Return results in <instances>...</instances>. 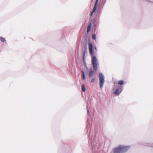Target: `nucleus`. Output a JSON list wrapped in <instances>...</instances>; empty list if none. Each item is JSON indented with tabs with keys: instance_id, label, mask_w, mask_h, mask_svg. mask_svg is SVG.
Wrapping results in <instances>:
<instances>
[{
	"instance_id": "obj_1",
	"label": "nucleus",
	"mask_w": 153,
	"mask_h": 153,
	"mask_svg": "<svg viewBox=\"0 0 153 153\" xmlns=\"http://www.w3.org/2000/svg\"><path fill=\"white\" fill-rule=\"evenodd\" d=\"M129 147L128 146L120 145L114 149L113 152L114 153H124L129 149Z\"/></svg>"
},
{
	"instance_id": "obj_2",
	"label": "nucleus",
	"mask_w": 153,
	"mask_h": 153,
	"mask_svg": "<svg viewBox=\"0 0 153 153\" xmlns=\"http://www.w3.org/2000/svg\"><path fill=\"white\" fill-rule=\"evenodd\" d=\"M92 63L94 70L95 71H97L98 63L97 60L95 56H94L92 58Z\"/></svg>"
},
{
	"instance_id": "obj_3",
	"label": "nucleus",
	"mask_w": 153,
	"mask_h": 153,
	"mask_svg": "<svg viewBox=\"0 0 153 153\" xmlns=\"http://www.w3.org/2000/svg\"><path fill=\"white\" fill-rule=\"evenodd\" d=\"M99 80L100 87L102 88L104 82V78L103 74L101 73H100L99 74Z\"/></svg>"
},
{
	"instance_id": "obj_4",
	"label": "nucleus",
	"mask_w": 153,
	"mask_h": 153,
	"mask_svg": "<svg viewBox=\"0 0 153 153\" xmlns=\"http://www.w3.org/2000/svg\"><path fill=\"white\" fill-rule=\"evenodd\" d=\"M88 48L90 53L91 55L94 54L93 51V46L91 42L88 43Z\"/></svg>"
},
{
	"instance_id": "obj_5",
	"label": "nucleus",
	"mask_w": 153,
	"mask_h": 153,
	"mask_svg": "<svg viewBox=\"0 0 153 153\" xmlns=\"http://www.w3.org/2000/svg\"><path fill=\"white\" fill-rule=\"evenodd\" d=\"M98 1H99V0H96L93 10L91 13V16L92 15L93 13H94L96 10L97 7V6L98 3Z\"/></svg>"
},
{
	"instance_id": "obj_6",
	"label": "nucleus",
	"mask_w": 153,
	"mask_h": 153,
	"mask_svg": "<svg viewBox=\"0 0 153 153\" xmlns=\"http://www.w3.org/2000/svg\"><path fill=\"white\" fill-rule=\"evenodd\" d=\"M91 24L90 23L88 26V27L87 29V32H89L91 30Z\"/></svg>"
},
{
	"instance_id": "obj_7",
	"label": "nucleus",
	"mask_w": 153,
	"mask_h": 153,
	"mask_svg": "<svg viewBox=\"0 0 153 153\" xmlns=\"http://www.w3.org/2000/svg\"><path fill=\"white\" fill-rule=\"evenodd\" d=\"M94 71H91L89 74V77H91L94 75Z\"/></svg>"
},
{
	"instance_id": "obj_8",
	"label": "nucleus",
	"mask_w": 153,
	"mask_h": 153,
	"mask_svg": "<svg viewBox=\"0 0 153 153\" xmlns=\"http://www.w3.org/2000/svg\"><path fill=\"white\" fill-rule=\"evenodd\" d=\"M119 89H117L114 92V93L115 94H119L122 91V90L120 91L119 92Z\"/></svg>"
},
{
	"instance_id": "obj_9",
	"label": "nucleus",
	"mask_w": 153,
	"mask_h": 153,
	"mask_svg": "<svg viewBox=\"0 0 153 153\" xmlns=\"http://www.w3.org/2000/svg\"><path fill=\"white\" fill-rule=\"evenodd\" d=\"M118 84L120 85H122L124 84V82L123 80H120L118 81Z\"/></svg>"
},
{
	"instance_id": "obj_10",
	"label": "nucleus",
	"mask_w": 153,
	"mask_h": 153,
	"mask_svg": "<svg viewBox=\"0 0 153 153\" xmlns=\"http://www.w3.org/2000/svg\"><path fill=\"white\" fill-rule=\"evenodd\" d=\"M82 91L83 92H85V85H82Z\"/></svg>"
},
{
	"instance_id": "obj_11",
	"label": "nucleus",
	"mask_w": 153,
	"mask_h": 153,
	"mask_svg": "<svg viewBox=\"0 0 153 153\" xmlns=\"http://www.w3.org/2000/svg\"><path fill=\"white\" fill-rule=\"evenodd\" d=\"M82 76H82V79H85V74L84 72V71H82Z\"/></svg>"
},
{
	"instance_id": "obj_12",
	"label": "nucleus",
	"mask_w": 153,
	"mask_h": 153,
	"mask_svg": "<svg viewBox=\"0 0 153 153\" xmlns=\"http://www.w3.org/2000/svg\"><path fill=\"white\" fill-rule=\"evenodd\" d=\"M0 39L2 42H4L5 41V39L2 37H0Z\"/></svg>"
},
{
	"instance_id": "obj_13",
	"label": "nucleus",
	"mask_w": 153,
	"mask_h": 153,
	"mask_svg": "<svg viewBox=\"0 0 153 153\" xmlns=\"http://www.w3.org/2000/svg\"><path fill=\"white\" fill-rule=\"evenodd\" d=\"M92 37L93 39L94 40H95L96 39V36L95 34L93 35L92 36Z\"/></svg>"
},
{
	"instance_id": "obj_14",
	"label": "nucleus",
	"mask_w": 153,
	"mask_h": 153,
	"mask_svg": "<svg viewBox=\"0 0 153 153\" xmlns=\"http://www.w3.org/2000/svg\"><path fill=\"white\" fill-rule=\"evenodd\" d=\"M95 79V78H94L92 79L91 81V82L93 83L94 82Z\"/></svg>"
},
{
	"instance_id": "obj_15",
	"label": "nucleus",
	"mask_w": 153,
	"mask_h": 153,
	"mask_svg": "<svg viewBox=\"0 0 153 153\" xmlns=\"http://www.w3.org/2000/svg\"><path fill=\"white\" fill-rule=\"evenodd\" d=\"M87 111H88V113H89V110H88H88H87Z\"/></svg>"
}]
</instances>
